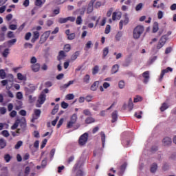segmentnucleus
<instances>
[{
  "label": "nucleus",
  "instance_id": "f257e3e1",
  "mask_svg": "<svg viewBox=\"0 0 176 176\" xmlns=\"http://www.w3.org/2000/svg\"><path fill=\"white\" fill-rule=\"evenodd\" d=\"M144 28L143 25H138L133 29V37L134 39H140V37L144 34Z\"/></svg>",
  "mask_w": 176,
  "mask_h": 176
},
{
  "label": "nucleus",
  "instance_id": "f03ea898",
  "mask_svg": "<svg viewBox=\"0 0 176 176\" xmlns=\"http://www.w3.org/2000/svg\"><path fill=\"white\" fill-rule=\"evenodd\" d=\"M23 121H20V128L16 130L17 134H23L27 131V122L25 121V118H22Z\"/></svg>",
  "mask_w": 176,
  "mask_h": 176
},
{
  "label": "nucleus",
  "instance_id": "7ed1b4c3",
  "mask_svg": "<svg viewBox=\"0 0 176 176\" xmlns=\"http://www.w3.org/2000/svg\"><path fill=\"white\" fill-rule=\"evenodd\" d=\"M89 134L87 133H84L82 135L79 140H78V144L80 146H83V145L86 144V142H87Z\"/></svg>",
  "mask_w": 176,
  "mask_h": 176
},
{
  "label": "nucleus",
  "instance_id": "20e7f679",
  "mask_svg": "<svg viewBox=\"0 0 176 176\" xmlns=\"http://www.w3.org/2000/svg\"><path fill=\"white\" fill-rule=\"evenodd\" d=\"M167 36L164 35L161 37L157 45V49L160 50L162 49V47L166 45V42H167Z\"/></svg>",
  "mask_w": 176,
  "mask_h": 176
},
{
  "label": "nucleus",
  "instance_id": "39448f33",
  "mask_svg": "<svg viewBox=\"0 0 176 176\" xmlns=\"http://www.w3.org/2000/svg\"><path fill=\"white\" fill-rule=\"evenodd\" d=\"M78 119V116L76 114H73L72 116L71 117V120L67 123V129H71L75 123H76V120Z\"/></svg>",
  "mask_w": 176,
  "mask_h": 176
},
{
  "label": "nucleus",
  "instance_id": "423d86ee",
  "mask_svg": "<svg viewBox=\"0 0 176 176\" xmlns=\"http://www.w3.org/2000/svg\"><path fill=\"white\" fill-rule=\"evenodd\" d=\"M168 72H173V68L168 67L166 69H163L161 72L160 77V82H162L163 80V78L164 77V75L166 74H168Z\"/></svg>",
  "mask_w": 176,
  "mask_h": 176
},
{
  "label": "nucleus",
  "instance_id": "0eeeda50",
  "mask_svg": "<svg viewBox=\"0 0 176 176\" xmlns=\"http://www.w3.org/2000/svg\"><path fill=\"white\" fill-rule=\"evenodd\" d=\"M49 35H50V31L45 32L43 35H41L39 43L41 44L45 43V41H47Z\"/></svg>",
  "mask_w": 176,
  "mask_h": 176
},
{
  "label": "nucleus",
  "instance_id": "6e6552de",
  "mask_svg": "<svg viewBox=\"0 0 176 176\" xmlns=\"http://www.w3.org/2000/svg\"><path fill=\"white\" fill-rule=\"evenodd\" d=\"M129 16H127V14H125L124 20H121L119 23L120 30H123V25H127V24H129Z\"/></svg>",
  "mask_w": 176,
  "mask_h": 176
},
{
  "label": "nucleus",
  "instance_id": "1a4fd4ad",
  "mask_svg": "<svg viewBox=\"0 0 176 176\" xmlns=\"http://www.w3.org/2000/svg\"><path fill=\"white\" fill-rule=\"evenodd\" d=\"M172 143L173 140L168 137H165L162 140V144L164 146H170Z\"/></svg>",
  "mask_w": 176,
  "mask_h": 176
},
{
  "label": "nucleus",
  "instance_id": "9d476101",
  "mask_svg": "<svg viewBox=\"0 0 176 176\" xmlns=\"http://www.w3.org/2000/svg\"><path fill=\"white\" fill-rule=\"evenodd\" d=\"M45 101H46V94L41 93L40 96L38 97V102L40 104V105H42V104H43V102H45Z\"/></svg>",
  "mask_w": 176,
  "mask_h": 176
},
{
  "label": "nucleus",
  "instance_id": "9b49d317",
  "mask_svg": "<svg viewBox=\"0 0 176 176\" xmlns=\"http://www.w3.org/2000/svg\"><path fill=\"white\" fill-rule=\"evenodd\" d=\"M142 76L144 78V83H145V84L148 83V82H149V78H150L149 71H146V72H143Z\"/></svg>",
  "mask_w": 176,
  "mask_h": 176
},
{
  "label": "nucleus",
  "instance_id": "f8f14e48",
  "mask_svg": "<svg viewBox=\"0 0 176 176\" xmlns=\"http://www.w3.org/2000/svg\"><path fill=\"white\" fill-rule=\"evenodd\" d=\"M122 19V12H113L112 14V20H120Z\"/></svg>",
  "mask_w": 176,
  "mask_h": 176
},
{
  "label": "nucleus",
  "instance_id": "ddd939ff",
  "mask_svg": "<svg viewBox=\"0 0 176 176\" xmlns=\"http://www.w3.org/2000/svg\"><path fill=\"white\" fill-rule=\"evenodd\" d=\"M31 68L33 72H38L41 69V65L39 63L32 65Z\"/></svg>",
  "mask_w": 176,
  "mask_h": 176
},
{
  "label": "nucleus",
  "instance_id": "4468645a",
  "mask_svg": "<svg viewBox=\"0 0 176 176\" xmlns=\"http://www.w3.org/2000/svg\"><path fill=\"white\" fill-rule=\"evenodd\" d=\"M67 57L65 52L64 51H60L58 56V61H61V60H64Z\"/></svg>",
  "mask_w": 176,
  "mask_h": 176
},
{
  "label": "nucleus",
  "instance_id": "2eb2a0df",
  "mask_svg": "<svg viewBox=\"0 0 176 176\" xmlns=\"http://www.w3.org/2000/svg\"><path fill=\"white\" fill-rule=\"evenodd\" d=\"M111 123H115L118 120V111H114L111 114Z\"/></svg>",
  "mask_w": 176,
  "mask_h": 176
},
{
  "label": "nucleus",
  "instance_id": "dca6fc26",
  "mask_svg": "<svg viewBox=\"0 0 176 176\" xmlns=\"http://www.w3.org/2000/svg\"><path fill=\"white\" fill-rule=\"evenodd\" d=\"M20 122H21V120L17 119L15 121V122L14 123V124L11 126V129L12 130H16V129H17V127H19V124H20Z\"/></svg>",
  "mask_w": 176,
  "mask_h": 176
},
{
  "label": "nucleus",
  "instance_id": "f3484780",
  "mask_svg": "<svg viewBox=\"0 0 176 176\" xmlns=\"http://www.w3.org/2000/svg\"><path fill=\"white\" fill-rule=\"evenodd\" d=\"M39 38V32L36 31L34 32V35H33V38H32V42L34 43V42H35V41H36V39Z\"/></svg>",
  "mask_w": 176,
  "mask_h": 176
},
{
  "label": "nucleus",
  "instance_id": "a211bd4d",
  "mask_svg": "<svg viewBox=\"0 0 176 176\" xmlns=\"http://www.w3.org/2000/svg\"><path fill=\"white\" fill-rule=\"evenodd\" d=\"M159 31V23L154 22L153 25V32L156 33Z\"/></svg>",
  "mask_w": 176,
  "mask_h": 176
},
{
  "label": "nucleus",
  "instance_id": "6ab92c4d",
  "mask_svg": "<svg viewBox=\"0 0 176 176\" xmlns=\"http://www.w3.org/2000/svg\"><path fill=\"white\" fill-rule=\"evenodd\" d=\"M118 71H119V65H114L112 68H111V74H116V72H118Z\"/></svg>",
  "mask_w": 176,
  "mask_h": 176
},
{
  "label": "nucleus",
  "instance_id": "aec40b11",
  "mask_svg": "<svg viewBox=\"0 0 176 176\" xmlns=\"http://www.w3.org/2000/svg\"><path fill=\"white\" fill-rule=\"evenodd\" d=\"M99 84L100 83L98 82V81H96L95 82H94V84L91 86V90H92L93 91H96V90H97Z\"/></svg>",
  "mask_w": 176,
  "mask_h": 176
},
{
  "label": "nucleus",
  "instance_id": "412c9836",
  "mask_svg": "<svg viewBox=\"0 0 176 176\" xmlns=\"http://www.w3.org/2000/svg\"><path fill=\"white\" fill-rule=\"evenodd\" d=\"M100 135H101L102 146V148H104V146H105V133L104 132H101Z\"/></svg>",
  "mask_w": 176,
  "mask_h": 176
},
{
  "label": "nucleus",
  "instance_id": "4be33fe9",
  "mask_svg": "<svg viewBox=\"0 0 176 176\" xmlns=\"http://www.w3.org/2000/svg\"><path fill=\"white\" fill-rule=\"evenodd\" d=\"M156 170H157V164L153 163L151 165L150 171H151V173H156Z\"/></svg>",
  "mask_w": 176,
  "mask_h": 176
},
{
  "label": "nucleus",
  "instance_id": "5701e85b",
  "mask_svg": "<svg viewBox=\"0 0 176 176\" xmlns=\"http://www.w3.org/2000/svg\"><path fill=\"white\" fill-rule=\"evenodd\" d=\"M6 146V141L3 138L0 139V149H3Z\"/></svg>",
  "mask_w": 176,
  "mask_h": 176
},
{
  "label": "nucleus",
  "instance_id": "b1692460",
  "mask_svg": "<svg viewBox=\"0 0 176 176\" xmlns=\"http://www.w3.org/2000/svg\"><path fill=\"white\" fill-rule=\"evenodd\" d=\"M98 71H100V67H98V65H96L92 69V74L96 75L98 74Z\"/></svg>",
  "mask_w": 176,
  "mask_h": 176
},
{
  "label": "nucleus",
  "instance_id": "393cba45",
  "mask_svg": "<svg viewBox=\"0 0 176 176\" xmlns=\"http://www.w3.org/2000/svg\"><path fill=\"white\" fill-rule=\"evenodd\" d=\"M58 108H59L58 104H56L52 111V113H51L52 115H56V112H58Z\"/></svg>",
  "mask_w": 176,
  "mask_h": 176
},
{
  "label": "nucleus",
  "instance_id": "a878e982",
  "mask_svg": "<svg viewBox=\"0 0 176 176\" xmlns=\"http://www.w3.org/2000/svg\"><path fill=\"white\" fill-rule=\"evenodd\" d=\"M122 36H123V32H118L117 33V34L116 35V41H120V39L122 38Z\"/></svg>",
  "mask_w": 176,
  "mask_h": 176
},
{
  "label": "nucleus",
  "instance_id": "bb28decb",
  "mask_svg": "<svg viewBox=\"0 0 176 176\" xmlns=\"http://www.w3.org/2000/svg\"><path fill=\"white\" fill-rule=\"evenodd\" d=\"M0 78L1 79H5V78H6V72H5V70L0 69Z\"/></svg>",
  "mask_w": 176,
  "mask_h": 176
},
{
  "label": "nucleus",
  "instance_id": "cd10ccee",
  "mask_svg": "<svg viewBox=\"0 0 176 176\" xmlns=\"http://www.w3.org/2000/svg\"><path fill=\"white\" fill-rule=\"evenodd\" d=\"M167 108H168V105H167V103H163L160 107L161 112H164V111H166Z\"/></svg>",
  "mask_w": 176,
  "mask_h": 176
},
{
  "label": "nucleus",
  "instance_id": "c85d7f7f",
  "mask_svg": "<svg viewBox=\"0 0 176 176\" xmlns=\"http://www.w3.org/2000/svg\"><path fill=\"white\" fill-rule=\"evenodd\" d=\"M71 85H74V80H70L67 84L63 85L61 88L62 89H67V87H69Z\"/></svg>",
  "mask_w": 176,
  "mask_h": 176
},
{
  "label": "nucleus",
  "instance_id": "c756f323",
  "mask_svg": "<svg viewBox=\"0 0 176 176\" xmlns=\"http://www.w3.org/2000/svg\"><path fill=\"white\" fill-rule=\"evenodd\" d=\"M4 159L6 162V163H9L10 162V160H12V156H10V155H9V154H6L4 156Z\"/></svg>",
  "mask_w": 176,
  "mask_h": 176
},
{
  "label": "nucleus",
  "instance_id": "7c9ffc66",
  "mask_svg": "<svg viewBox=\"0 0 176 176\" xmlns=\"http://www.w3.org/2000/svg\"><path fill=\"white\" fill-rule=\"evenodd\" d=\"M47 165V158H45L41 162V167H42V168H45V167H46Z\"/></svg>",
  "mask_w": 176,
  "mask_h": 176
},
{
  "label": "nucleus",
  "instance_id": "2f4dec72",
  "mask_svg": "<svg viewBox=\"0 0 176 176\" xmlns=\"http://www.w3.org/2000/svg\"><path fill=\"white\" fill-rule=\"evenodd\" d=\"M109 53V50L108 49V47H105L103 50V58H105V57H107V56H108V54Z\"/></svg>",
  "mask_w": 176,
  "mask_h": 176
},
{
  "label": "nucleus",
  "instance_id": "473e14b6",
  "mask_svg": "<svg viewBox=\"0 0 176 176\" xmlns=\"http://www.w3.org/2000/svg\"><path fill=\"white\" fill-rule=\"evenodd\" d=\"M142 101V97L140 96H136L135 98H134L133 102H140Z\"/></svg>",
  "mask_w": 176,
  "mask_h": 176
},
{
  "label": "nucleus",
  "instance_id": "72a5a7b5",
  "mask_svg": "<svg viewBox=\"0 0 176 176\" xmlns=\"http://www.w3.org/2000/svg\"><path fill=\"white\" fill-rule=\"evenodd\" d=\"M127 167V164L124 163L120 166V171L121 173L123 174L126 170V168Z\"/></svg>",
  "mask_w": 176,
  "mask_h": 176
},
{
  "label": "nucleus",
  "instance_id": "f704fd0d",
  "mask_svg": "<svg viewBox=\"0 0 176 176\" xmlns=\"http://www.w3.org/2000/svg\"><path fill=\"white\" fill-rule=\"evenodd\" d=\"M143 7L144 4H142V3L138 4L135 7L136 12H139V10H141V9H142Z\"/></svg>",
  "mask_w": 176,
  "mask_h": 176
},
{
  "label": "nucleus",
  "instance_id": "c9c22d12",
  "mask_svg": "<svg viewBox=\"0 0 176 176\" xmlns=\"http://www.w3.org/2000/svg\"><path fill=\"white\" fill-rule=\"evenodd\" d=\"M23 146V141L20 140L17 142L16 144L15 145V149H20V146Z\"/></svg>",
  "mask_w": 176,
  "mask_h": 176
},
{
  "label": "nucleus",
  "instance_id": "e433bc0d",
  "mask_svg": "<svg viewBox=\"0 0 176 176\" xmlns=\"http://www.w3.org/2000/svg\"><path fill=\"white\" fill-rule=\"evenodd\" d=\"M99 104H89L90 108H92L94 111H98Z\"/></svg>",
  "mask_w": 176,
  "mask_h": 176
},
{
  "label": "nucleus",
  "instance_id": "4c0bfd02",
  "mask_svg": "<svg viewBox=\"0 0 176 176\" xmlns=\"http://www.w3.org/2000/svg\"><path fill=\"white\" fill-rule=\"evenodd\" d=\"M67 21H68L67 18H60L58 20V23H60V24H64Z\"/></svg>",
  "mask_w": 176,
  "mask_h": 176
},
{
  "label": "nucleus",
  "instance_id": "58836bf2",
  "mask_svg": "<svg viewBox=\"0 0 176 176\" xmlns=\"http://www.w3.org/2000/svg\"><path fill=\"white\" fill-rule=\"evenodd\" d=\"M7 38H9V39L14 38V34H13V32L9 31L7 34Z\"/></svg>",
  "mask_w": 176,
  "mask_h": 176
},
{
  "label": "nucleus",
  "instance_id": "ea45409f",
  "mask_svg": "<svg viewBox=\"0 0 176 176\" xmlns=\"http://www.w3.org/2000/svg\"><path fill=\"white\" fill-rule=\"evenodd\" d=\"M42 5H43V1H42V0H36L35 1L36 6H39V8H41Z\"/></svg>",
  "mask_w": 176,
  "mask_h": 176
},
{
  "label": "nucleus",
  "instance_id": "a19ab883",
  "mask_svg": "<svg viewBox=\"0 0 176 176\" xmlns=\"http://www.w3.org/2000/svg\"><path fill=\"white\" fill-rule=\"evenodd\" d=\"M64 50L66 52V53H68L69 50H71V45L69 44H66L64 47Z\"/></svg>",
  "mask_w": 176,
  "mask_h": 176
},
{
  "label": "nucleus",
  "instance_id": "79ce46f5",
  "mask_svg": "<svg viewBox=\"0 0 176 176\" xmlns=\"http://www.w3.org/2000/svg\"><path fill=\"white\" fill-rule=\"evenodd\" d=\"M79 56V51H76L72 56V60H76L78 58V56Z\"/></svg>",
  "mask_w": 176,
  "mask_h": 176
},
{
  "label": "nucleus",
  "instance_id": "37998d69",
  "mask_svg": "<svg viewBox=\"0 0 176 176\" xmlns=\"http://www.w3.org/2000/svg\"><path fill=\"white\" fill-rule=\"evenodd\" d=\"M76 23L78 25L82 24V16H78L76 19Z\"/></svg>",
  "mask_w": 176,
  "mask_h": 176
},
{
  "label": "nucleus",
  "instance_id": "c03bdc74",
  "mask_svg": "<svg viewBox=\"0 0 176 176\" xmlns=\"http://www.w3.org/2000/svg\"><path fill=\"white\" fill-rule=\"evenodd\" d=\"M134 107V104H133V101L131 100V98L129 99V102L128 104V107L129 108L130 111L133 109Z\"/></svg>",
  "mask_w": 176,
  "mask_h": 176
},
{
  "label": "nucleus",
  "instance_id": "a18cd8bd",
  "mask_svg": "<svg viewBox=\"0 0 176 176\" xmlns=\"http://www.w3.org/2000/svg\"><path fill=\"white\" fill-rule=\"evenodd\" d=\"M67 100H74L75 98V96L72 94H69L66 96Z\"/></svg>",
  "mask_w": 176,
  "mask_h": 176
},
{
  "label": "nucleus",
  "instance_id": "49530a36",
  "mask_svg": "<svg viewBox=\"0 0 176 176\" xmlns=\"http://www.w3.org/2000/svg\"><path fill=\"white\" fill-rule=\"evenodd\" d=\"M96 0H91L90 3H89V10H91V12H93V5H94V2H96Z\"/></svg>",
  "mask_w": 176,
  "mask_h": 176
},
{
  "label": "nucleus",
  "instance_id": "de8ad7c7",
  "mask_svg": "<svg viewBox=\"0 0 176 176\" xmlns=\"http://www.w3.org/2000/svg\"><path fill=\"white\" fill-rule=\"evenodd\" d=\"M46 144H47V139H44L42 142V144L41 145V148L43 149V148L46 146Z\"/></svg>",
  "mask_w": 176,
  "mask_h": 176
},
{
  "label": "nucleus",
  "instance_id": "09e8293b",
  "mask_svg": "<svg viewBox=\"0 0 176 176\" xmlns=\"http://www.w3.org/2000/svg\"><path fill=\"white\" fill-rule=\"evenodd\" d=\"M131 63V60L130 59H127L125 60V62L123 63V67H129Z\"/></svg>",
  "mask_w": 176,
  "mask_h": 176
},
{
  "label": "nucleus",
  "instance_id": "8fccbe9b",
  "mask_svg": "<svg viewBox=\"0 0 176 176\" xmlns=\"http://www.w3.org/2000/svg\"><path fill=\"white\" fill-rule=\"evenodd\" d=\"M111 32V25H107L105 28L104 34H109Z\"/></svg>",
  "mask_w": 176,
  "mask_h": 176
},
{
  "label": "nucleus",
  "instance_id": "3c124183",
  "mask_svg": "<svg viewBox=\"0 0 176 176\" xmlns=\"http://www.w3.org/2000/svg\"><path fill=\"white\" fill-rule=\"evenodd\" d=\"M1 134L3 135V137H9V135H10V134H9V131L6 130L1 131Z\"/></svg>",
  "mask_w": 176,
  "mask_h": 176
},
{
  "label": "nucleus",
  "instance_id": "603ef678",
  "mask_svg": "<svg viewBox=\"0 0 176 176\" xmlns=\"http://www.w3.org/2000/svg\"><path fill=\"white\" fill-rule=\"evenodd\" d=\"M16 42H17V39L14 38V39H12V40H9V41H8V44L12 45H14V43H16Z\"/></svg>",
  "mask_w": 176,
  "mask_h": 176
},
{
  "label": "nucleus",
  "instance_id": "864d4df0",
  "mask_svg": "<svg viewBox=\"0 0 176 176\" xmlns=\"http://www.w3.org/2000/svg\"><path fill=\"white\" fill-rule=\"evenodd\" d=\"M157 19L159 20H162V19H163V12L162 11H158V12H157Z\"/></svg>",
  "mask_w": 176,
  "mask_h": 176
},
{
  "label": "nucleus",
  "instance_id": "5fc2aeb1",
  "mask_svg": "<svg viewBox=\"0 0 176 176\" xmlns=\"http://www.w3.org/2000/svg\"><path fill=\"white\" fill-rule=\"evenodd\" d=\"M118 86L120 89H124V81L120 80L118 83Z\"/></svg>",
  "mask_w": 176,
  "mask_h": 176
},
{
  "label": "nucleus",
  "instance_id": "6e6d98bb",
  "mask_svg": "<svg viewBox=\"0 0 176 176\" xmlns=\"http://www.w3.org/2000/svg\"><path fill=\"white\" fill-rule=\"evenodd\" d=\"M68 103L65 102H61V107L63 108V109H67V108H68Z\"/></svg>",
  "mask_w": 176,
  "mask_h": 176
},
{
  "label": "nucleus",
  "instance_id": "4d7b16f0",
  "mask_svg": "<svg viewBox=\"0 0 176 176\" xmlns=\"http://www.w3.org/2000/svg\"><path fill=\"white\" fill-rule=\"evenodd\" d=\"M17 78L19 80H24V76L21 73L17 74Z\"/></svg>",
  "mask_w": 176,
  "mask_h": 176
},
{
  "label": "nucleus",
  "instance_id": "13d9d810",
  "mask_svg": "<svg viewBox=\"0 0 176 176\" xmlns=\"http://www.w3.org/2000/svg\"><path fill=\"white\" fill-rule=\"evenodd\" d=\"M9 28L12 31H14L15 30H17V25L14 24H12V25H10Z\"/></svg>",
  "mask_w": 176,
  "mask_h": 176
},
{
  "label": "nucleus",
  "instance_id": "bf43d9fd",
  "mask_svg": "<svg viewBox=\"0 0 176 176\" xmlns=\"http://www.w3.org/2000/svg\"><path fill=\"white\" fill-rule=\"evenodd\" d=\"M67 39H69V41L75 39V34L74 33L70 34L69 35H68Z\"/></svg>",
  "mask_w": 176,
  "mask_h": 176
},
{
  "label": "nucleus",
  "instance_id": "052dcab7",
  "mask_svg": "<svg viewBox=\"0 0 176 176\" xmlns=\"http://www.w3.org/2000/svg\"><path fill=\"white\" fill-rule=\"evenodd\" d=\"M8 54H9V49L6 48L3 52V57H8Z\"/></svg>",
  "mask_w": 176,
  "mask_h": 176
},
{
  "label": "nucleus",
  "instance_id": "680f3d73",
  "mask_svg": "<svg viewBox=\"0 0 176 176\" xmlns=\"http://www.w3.org/2000/svg\"><path fill=\"white\" fill-rule=\"evenodd\" d=\"M17 115V111L13 110L12 111L10 112V116L11 118H15V116Z\"/></svg>",
  "mask_w": 176,
  "mask_h": 176
},
{
  "label": "nucleus",
  "instance_id": "e2e57ef3",
  "mask_svg": "<svg viewBox=\"0 0 176 176\" xmlns=\"http://www.w3.org/2000/svg\"><path fill=\"white\" fill-rule=\"evenodd\" d=\"M36 89L35 86H31L30 89H28V91H29V93H34Z\"/></svg>",
  "mask_w": 176,
  "mask_h": 176
},
{
  "label": "nucleus",
  "instance_id": "0e129e2a",
  "mask_svg": "<svg viewBox=\"0 0 176 176\" xmlns=\"http://www.w3.org/2000/svg\"><path fill=\"white\" fill-rule=\"evenodd\" d=\"M0 113L1 115H5V113H6V108L5 107H1L0 108Z\"/></svg>",
  "mask_w": 176,
  "mask_h": 176
},
{
  "label": "nucleus",
  "instance_id": "69168bd1",
  "mask_svg": "<svg viewBox=\"0 0 176 176\" xmlns=\"http://www.w3.org/2000/svg\"><path fill=\"white\" fill-rule=\"evenodd\" d=\"M16 98L18 100H21V98H23V93L21 92L16 93Z\"/></svg>",
  "mask_w": 176,
  "mask_h": 176
},
{
  "label": "nucleus",
  "instance_id": "338daca9",
  "mask_svg": "<svg viewBox=\"0 0 176 176\" xmlns=\"http://www.w3.org/2000/svg\"><path fill=\"white\" fill-rule=\"evenodd\" d=\"M36 61H37V60H36V58L35 56L32 57L31 59H30L31 64L34 65V64L36 63Z\"/></svg>",
  "mask_w": 176,
  "mask_h": 176
},
{
  "label": "nucleus",
  "instance_id": "774afa93",
  "mask_svg": "<svg viewBox=\"0 0 176 176\" xmlns=\"http://www.w3.org/2000/svg\"><path fill=\"white\" fill-rule=\"evenodd\" d=\"M76 176H83V172L81 170H78Z\"/></svg>",
  "mask_w": 176,
  "mask_h": 176
}]
</instances>
